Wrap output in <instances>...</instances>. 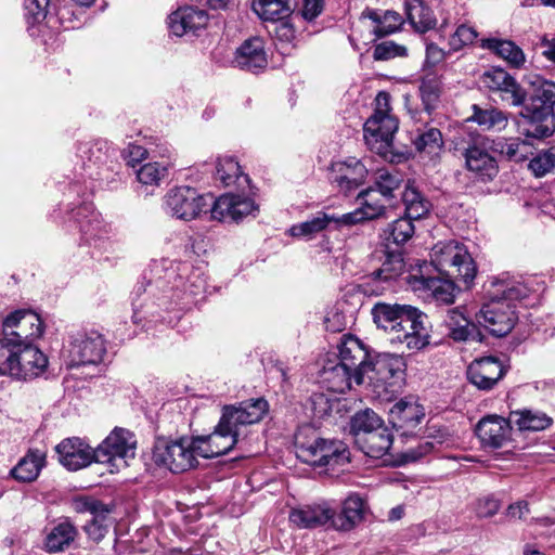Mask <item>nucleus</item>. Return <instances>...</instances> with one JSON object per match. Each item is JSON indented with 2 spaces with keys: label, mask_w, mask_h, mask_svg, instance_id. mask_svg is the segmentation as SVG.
Here are the masks:
<instances>
[{
  "label": "nucleus",
  "mask_w": 555,
  "mask_h": 555,
  "mask_svg": "<svg viewBox=\"0 0 555 555\" xmlns=\"http://www.w3.org/2000/svg\"><path fill=\"white\" fill-rule=\"evenodd\" d=\"M267 412L268 402L262 398L224 405L215 430L208 436L195 437L198 455L211 459L228 453L238 443L243 428L260 422Z\"/></svg>",
  "instance_id": "nucleus-1"
},
{
  "label": "nucleus",
  "mask_w": 555,
  "mask_h": 555,
  "mask_svg": "<svg viewBox=\"0 0 555 555\" xmlns=\"http://www.w3.org/2000/svg\"><path fill=\"white\" fill-rule=\"evenodd\" d=\"M533 291L525 281L499 280L492 283L490 300L475 314L477 325L492 336H506L518 320L514 302L527 298Z\"/></svg>",
  "instance_id": "nucleus-2"
},
{
  "label": "nucleus",
  "mask_w": 555,
  "mask_h": 555,
  "mask_svg": "<svg viewBox=\"0 0 555 555\" xmlns=\"http://www.w3.org/2000/svg\"><path fill=\"white\" fill-rule=\"evenodd\" d=\"M371 314L377 327L395 333L393 339L405 343L411 351L429 345V322L426 314L412 306L376 302Z\"/></svg>",
  "instance_id": "nucleus-3"
},
{
  "label": "nucleus",
  "mask_w": 555,
  "mask_h": 555,
  "mask_svg": "<svg viewBox=\"0 0 555 555\" xmlns=\"http://www.w3.org/2000/svg\"><path fill=\"white\" fill-rule=\"evenodd\" d=\"M555 82L538 78L521 105L520 132L527 138L544 139L555 131Z\"/></svg>",
  "instance_id": "nucleus-4"
},
{
  "label": "nucleus",
  "mask_w": 555,
  "mask_h": 555,
  "mask_svg": "<svg viewBox=\"0 0 555 555\" xmlns=\"http://www.w3.org/2000/svg\"><path fill=\"white\" fill-rule=\"evenodd\" d=\"M295 448L297 459L326 472L345 466L350 461L349 449L343 441L321 438L310 427L297 431Z\"/></svg>",
  "instance_id": "nucleus-5"
},
{
  "label": "nucleus",
  "mask_w": 555,
  "mask_h": 555,
  "mask_svg": "<svg viewBox=\"0 0 555 555\" xmlns=\"http://www.w3.org/2000/svg\"><path fill=\"white\" fill-rule=\"evenodd\" d=\"M48 363V357L31 341L0 339V375L30 380L43 374Z\"/></svg>",
  "instance_id": "nucleus-6"
},
{
  "label": "nucleus",
  "mask_w": 555,
  "mask_h": 555,
  "mask_svg": "<svg viewBox=\"0 0 555 555\" xmlns=\"http://www.w3.org/2000/svg\"><path fill=\"white\" fill-rule=\"evenodd\" d=\"M389 111V94L382 91L376 96V108L373 115L363 126L366 144L377 153H385L390 147L398 130V120Z\"/></svg>",
  "instance_id": "nucleus-7"
},
{
  "label": "nucleus",
  "mask_w": 555,
  "mask_h": 555,
  "mask_svg": "<svg viewBox=\"0 0 555 555\" xmlns=\"http://www.w3.org/2000/svg\"><path fill=\"white\" fill-rule=\"evenodd\" d=\"M106 345L98 332L77 333L63 346L61 357L67 367L96 365L103 361Z\"/></svg>",
  "instance_id": "nucleus-8"
},
{
  "label": "nucleus",
  "mask_w": 555,
  "mask_h": 555,
  "mask_svg": "<svg viewBox=\"0 0 555 555\" xmlns=\"http://www.w3.org/2000/svg\"><path fill=\"white\" fill-rule=\"evenodd\" d=\"M197 441L195 437H183L178 440L156 442L153 460L175 474L186 472L197 464Z\"/></svg>",
  "instance_id": "nucleus-9"
},
{
  "label": "nucleus",
  "mask_w": 555,
  "mask_h": 555,
  "mask_svg": "<svg viewBox=\"0 0 555 555\" xmlns=\"http://www.w3.org/2000/svg\"><path fill=\"white\" fill-rule=\"evenodd\" d=\"M367 378L380 395H393L399 391L404 382V362L396 354H378L374 362L370 363Z\"/></svg>",
  "instance_id": "nucleus-10"
},
{
  "label": "nucleus",
  "mask_w": 555,
  "mask_h": 555,
  "mask_svg": "<svg viewBox=\"0 0 555 555\" xmlns=\"http://www.w3.org/2000/svg\"><path fill=\"white\" fill-rule=\"evenodd\" d=\"M208 206V197L190 186L169 190L163 202V208L167 215L184 221L197 218L207 210Z\"/></svg>",
  "instance_id": "nucleus-11"
},
{
  "label": "nucleus",
  "mask_w": 555,
  "mask_h": 555,
  "mask_svg": "<svg viewBox=\"0 0 555 555\" xmlns=\"http://www.w3.org/2000/svg\"><path fill=\"white\" fill-rule=\"evenodd\" d=\"M492 154L489 137L474 139L463 153L466 169L481 181H492L499 173V165Z\"/></svg>",
  "instance_id": "nucleus-12"
},
{
  "label": "nucleus",
  "mask_w": 555,
  "mask_h": 555,
  "mask_svg": "<svg viewBox=\"0 0 555 555\" xmlns=\"http://www.w3.org/2000/svg\"><path fill=\"white\" fill-rule=\"evenodd\" d=\"M135 454V440L133 435L124 429L115 428L105 440L95 449V462L109 463L119 467V461L124 466L127 459H133Z\"/></svg>",
  "instance_id": "nucleus-13"
},
{
  "label": "nucleus",
  "mask_w": 555,
  "mask_h": 555,
  "mask_svg": "<svg viewBox=\"0 0 555 555\" xmlns=\"http://www.w3.org/2000/svg\"><path fill=\"white\" fill-rule=\"evenodd\" d=\"M480 81L485 88L498 93L500 99L511 106H520L525 103L528 92L505 69L492 67L486 70Z\"/></svg>",
  "instance_id": "nucleus-14"
},
{
  "label": "nucleus",
  "mask_w": 555,
  "mask_h": 555,
  "mask_svg": "<svg viewBox=\"0 0 555 555\" xmlns=\"http://www.w3.org/2000/svg\"><path fill=\"white\" fill-rule=\"evenodd\" d=\"M403 269L404 262L400 254H386L380 268L365 275L360 286L366 295H383L392 287L395 280L401 275Z\"/></svg>",
  "instance_id": "nucleus-15"
},
{
  "label": "nucleus",
  "mask_w": 555,
  "mask_h": 555,
  "mask_svg": "<svg viewBox=\"0 0 555 555\" xmlns=\"http://www.w3.org/2000/svg\"><path fill=\"white\" fill-rule=\"evenodd\" d=\"M2 333L11 341H30L42 335L43 322L31 310H16L3 319Z\"/></svg>",
  "instance_id": "nucleus-16"
},
{
  "label": "nucleus",
  "mask_w": 555,
  "mask_h": 555,
  "mask_svg": "<svg viewBox=\"0 0 555 555\" xmlns=\"http://www.w3.org/2000/svg\"><path fill=\"white\" fill-rule=\"evenodd\" d=\"M357 201L359 208L343 215L341 220L346 225L379 218L385 215L387 206L391 205V199L376 191L373 186H369L360 192Z\"/></svg>",
  "instance_id": "nucleus-17"
},
{
  "label": "nucleus",
  "mask_w": 555,
  "mask_h": 555,
  "mask_svg": "<svg viewBox=\"0 0 555 555\" xmlns=\"http://www.w3.org/2000/svg\"><path fill=\"white\" fill-rule=\"evenodd\" d=\"M338 350L339 353L336 359L353 373L354 384H363L364 376L369 374L370 369L369 352L364 345L353 336H345L338 346Z\"/></svg>",
  "instance_id": "nucleus-18"
},
{
  "label": "nucleus",
  "mask_w": 555,
  "mask_h": 555,
  "mask_svg": "<svg viewBox=\"0 0 555 555\" xmlns=\"http://www.w3.org/2000/svg\"><path fill=\"white\" fill-rule=\"evenodd\" d=\"M258 207L253 199L236 194H223L219 196L210 209L211 218L218 221L238 222L244 217L251 215Z\"/></svg>",
  "instance_id": "nucleus-19"
},
{
  "label": "nucleus",
  "mask_w": 555,
  "mask_h": 555,
  "mask_svg": "<svg viewBox=\"0 0 555 555\" xmlns=\"http://www.w3.org/2000/svg\"><path fill=\"white\" fill-rule=\"evenodd\" d=\"M511 415L508 418L492 414L482 417L476 427V435L483 447L499 449L511 440Z\"/></svg>",
  "instance_id": "nucleus-20"
},
{
  "label": "nucleus",
  "mask_w": 555,
  "mask_h": 555,
  "mask_svg": "<svg viewBox=\"0 0 555 555\" xmlns=\"http://www.w3.org/2000/svg\"><path fill=\"white\" fill-rule=\"evenodd\" d=\"M55 450L60 463L68 470H78L95 462V449L77 437L64 439Z\"/></svg>",
  "instance_id": "nucleus-21"
},
{
  "label": "nucleus",
  "mask_w": 555,
  "mask_h": 555,
  "mask_svg": "<svg viewBox=\"0 0 555 555\" xmlns=\"http://www.w3.org/2000/svg\"><path fill=\"white\" fill-rule=\"evenodd\" d=\"M424 416V408L412 397L400 399L389 411L390 423L402 436L411 435Z\"/></svg>",
  "instance_id": "nucleus-22"
},
{
  "label": "nucleus",
  "mask_w": 555,
  "mask_h": 555,
  "mask_svg": "<svg viewBox=\"0 0 555 555\" xmlns=\"http://www.w3.org/2000/svg\"><path fill=\"white\" fill-rule=\"evenodd\" d=\"M164 279L171 284L170 289L181 291L191 296H197L206 288V280L198 269L189 263H178L167 269Z\"/></svg>",
  "instance_id": "nucleus-23"
},
{
  "label": "nucleus",
  "mask_w": 555,
  "mask_h": 555,
  "mask_svg": "<svg viewBox=\"0 0 555 555\" xmlns=\"http://www.w3.org/2000/svg\"><path fill=\"white\" fill-rule=\"evenodd\" d=\"M499 359L486 357L474 360L467 367L468 380L480 390H491L505 375Z\"/></svg>",
  "instance_id": "nucleus-24"
},
{
  "label": "nucleus",
  "mask_w": 555,
  "mask_h": 555,
  "mask_svg": "<svg viewBox=\"0 0 555 555\" xmlns=\"http://www.w3.org/2000/svg\"><path fill=\"white\" fill-rule=\"evenodd\" d=\"M334 515L335 509L327 502L323 501L293 508L289 512L288 518L299 529H313L328 522L332 524Z\"/></svg>",
  "instance_id": "nucleus-25"
},
{
  "label": "nucleus",
  "mask_w": 555,
  "mask_h": 555,
  "mask_svg": "<svg viewBox=\"0 0 555 555\" xmlns=\"http://www.w3.org/2000/svg\"><path fill=\"white\" fill-rule=\"evenodd\" d=\"M367 169L357 158L349 157L344 162H336L332 165L331 180L345 194L357 189L365 180Z\"/></svg>",
  "instance_id": "nucleus-26"
},
{
  "label": "nucleus",
  "mask_w": 555,
  "mask_h": 555,
  "mask_svg": "<svg viewBox=\"0 0 555 555\" xmlns=\"http://www.w3.org/2000/svg\"><path fill=\"white\" fill-rule=\"evenodd\" d=\"M463 307L448 310L444 324L448 328V336L454 341H481L482 334L477 323H474L465 314Z\"/></svg>",
  "instance_id": "nucleus-27"
},
{
  "label": "nucleus",
  "mask_w": 555,
  "mask_h": 555,
  "mask_svg": "<svg viewBox=\"0 0 555 555\" xmlns=\"http://www.w3.org/2000/svg\"><path fill=\"white\" fill-rule=\"evenodd\" d=\"M72 217L78 224L81 236L87 243L103 238L108 233L107 225L103 223L101 215L95 211L90 203H85L73 209Z\"/></svg>",
  "instance_id": "nucleus-28"
},
{
  "label": "nucleus",
  "mask_w": 555,
  "mask_h": 555,
  "mask_svg": "<svg viewBox=\"0 0 555 555\" xmlns=\"http://www.w3.org/2000/svg\"><path fill=\"white\" fill-rule=\"evenodd\" d=\"M233 64L242 70L257 73L267 64L263 41L259 37L245 40L235 51Z\"/></svg>",
  "instance_id": "nucleus-29"
},
{
  "label": "nucleus",
  "mask_w": 555,
  "mask_h": 555,
  "mask_svg": "<svg viewBox=\"0 0 555 555\" xmlns=\"http://www.w3.org/2000/svg\"><path fill=\"white\" fill-rule=\"evenodd\" d=\"M457 279H450L443 275L440 276H426L421 270V274L410 275L409 283L415 289H423L430 292L431 296L440 302L451 304L455 294V282Z\"/></svg>",
  "instance_id": "nucleus-30"
},
{
  "label": "nucleus",
  "mask_w": 555,
  "mask_h": 555,
  "mask_svg": "<svg viewBox=\"0 0 555 555\" xmlns=\"http://www.w3.org/2000/svg\"><path fill=\"white\" fill-rule=\"evenodd\" d=\"M79 509L91 514L92 519L85 526V531L93 541H101L108 531L112 521L108 519L111 509L95 499H83L80 501Z\"/></svg>",
  "instance_id": "nucleus-31"
},
{
  "label": "nucleus",
  "mask_w": 555,
  "mask_h": 555,
  "mask_svg": "<svg viewBox=\"0 0 555 555\" xmlns=\"http://www.w3.org/2000/svg\"><path fill=\"white\" fill-rule=\"evenodd\" d=\"M207 22L208 15L204 10L183 7L169 15L168 27L171 34L181 37L186 33L204 28Z\"/></svg>",
  "instance_id": "nucleus-32"
},
{
  "label": "nucleus",
  "mask_w": 555,
  "mask_h": 555,
  "mask_svg": "<svg viewBox=\"0 0 555 555\" xmlns=\"http://www.w3.org/2000/svg\"><path fill=\"white\" fill-rule=\"evenodd\" d=\"M322 384L333 392L344 393L354 383L353 373L336 358L328 359L320 373Z\"/></svg>",
  "instance_id": "nucleus-33"
},
{
  "label": "nucleus",
  "mask_w": 555,
  "mask_h": 555,
  "mask_svg": "<svg viewBox=\"0 0 555 555\" xmlns=\"http://www.w3.org/2000/svg\"><path fill=\"white\" fill-rule=\"evenodd\" d=\"M393 442V435L385 424L374 431L358 438L357 444L370 457L380 459L388 453Z\"/></svg>",
  "instance_id": "nucleus-34"
},
{
  "label": "nucleus",
  "mask_w": 555,
  "mask_h": 555,
  "mask_svg": "<svg viewBox=\"0 0 555 555\" xmlns=\"http://www.w3.org/2000/svg\"><path fill=\"white\" fill-rule=\"evenodd\" d=\"M365 502L358 494L349 495L343 503L341 512L332 518V527L336 530L349 531L364 518Z\"/></svg>",
  "instance_id": "nucleus-35"
},
{
  "label": "nucleus",
  "mask_w": 555,
  "mask_h": 555,
  "mask_svg": "<svg viewBox=\"0 0 555 555\" xmlns=\"http://www.w3.org/2000/svg\"><path fill=\"white\" fill-rule=\"evenodd\" d=\"M343 215L335 216L323 211L318 212L312 219L305 222L294 224L289 229V233L294 237H302L306 240L313 238L318 233L327 229L330 225H334L335 229L347 227L343 222Z\"/></svg>",
  "instance_id": "nucleus-36"
},
{
  "label": "nucleus",
  "mask_w": 555,
  "mask_h": 555,
  "mask_svg": "<svg viewBox=\"0 0 555 555\" xmlns=\"http://www.w3.org/2000/svg\"><path fill=\"white\" fill-rule=\"evenodd\" d=\"M366 21H371V25L367 27L375 38H382L393 34L402 25L400 14L393 11H386L382 15L377 11L365 10L361 13V22L366 24Z\"/></svg>",
  "instance_id": "nucleus-37"
},
{
  "label": "nucleus",
  "mask_w": 555,
  "mask_h": 555,
  "mask_svg": "<svg viewBox=\"0 0 555 555\" xmlns=\"http://www.w3.org/2000/svg\"><path fill=\"white\" fill-rule=\"evenodd\" d=\"M511 422L518 428L520 431H540L548 428L553 418L548 416L546 413L532 410V409H521L515 410L509 413Z\"/></svg>",
  "instance_id": "nucleus-38"
},
{
  "label": "nucleus",
  "mask_w": 555,
  "mask_h": 555,
  "mask_svg": "<svg viewBox=\"0 0 555 555\" xmlns=\"http://www.w3.org/2000/svg\"><path fill=\"white\" fill-rule=\"evenodd\" d=\"M44 460L46 456L42 452L38 450L30 451L18 461L15 467L11 470V475L18 481L31 482L37 479L44 465Z\"/></svg>",
  "instance_id": "nucleus-39"
},
{
  "label": "nucleus",
  "mask_w": 555,
  "mask_h": 555,
  "mask_svg": "<svg viewBox=\"0 0 555 555\" xmlns=\"http://www.w3.org/2000/svg\"><path fill=\"white\" fill-rule=\"evenodd\" d=\"M405 13L411 25L420 33L433 29L437 24L433 11L423 0H405Z\"/></svg>",
  "instance_id": "nucleus-40"
},
{
  "label": "nucleus",
  "mask_w": 555,
  "mask_h": 555,
  "mask_svg": "<svg viewBox=\"0 0 555 555\" xmlns=\"http://www.w3.org/2000/svg\"><path fill=\"white\" fill-rule=\"evenodd\" d=\"M76 535L77 530L70 522H60L48 532L44 540L46 550L49 553L63 552L74 542Z\"/></svg>",
  "instance_id": "nucleus-41"
},
{
  "label": "nucleus",
  "mask_w": 555,
  "mask_h": 555,
  "mask_svg": "<svg viewBox=\"0 0 555 555\" xmlns=\"http://www.w3.org/2000/svg\"><path fill=\"white\" fill-rule=\"evenodd\" d=\"M451 257H464L467 259V249L464 245L455 242H439L437 243L430 254V264L441 275L446 264H449Z\"/></svg>",
  "instance_id": "nucleus-42"
},
{
  "label": "nucleus",
  "mask_w": 555,
  "mask_h": 555,
  "mask_svg": "<svg viewBox=\"0 0 555 555\" xmlns=\"http://www.w3.org/2000/svg\"><path fill=\"white\" fill-rule=\"evenodd\" d=\"M490 143L494 154H500L512 162H522L529 153V145L519 139L490 138Z\"/></svg>",
  "instance_id": "nucleus-43"
},
{
  "label": "nucleus",
  "mask_w": 555,
  "mask_h": 555,
  "mask_svg": "<svg viewBox=\"0 0 555 555\" xmlns=\"http://www.w3.org/2000/svg\"><path fill=\"white\" fill-rule=\"evenodd\" d=\"M482 47L493 51L514 67L518 68L525 63L522 50L511 40L489 38L482 41Z\"/></svg>",
  "instance_id": "nucleus-44"
},
{
  "label": "nucleus",
  "mask_w": 555,
  "mask_h": 555,
  "mask_svg": "<svg viewBox=\"0 0 555 555\" xmlns=\"http://www.w3.org/2000/svg\"><path fill=\"white\" fill-rule=\"evenodd\" d=\"M448 262L449 264H446L441 275L450 279H457L466 286L474 281L477 268L468 251L467 259L464 257H451Z\"/></svg>",
  "instance_id": "nucleus-45"
},
{
  "label": "nucleus",
  "mask_w": 555,
  "mask_h": 555,
  "mask_svg": "<svg viewBox=\"0 0 555 555\" xmlns=\"http://www.w3.org/2000/svg\"><path fill=\"white\" fill-rule=\"evenodd\" d=\"M254 12L263 21L278 22L292 13L289 0H254Z\"/></svg>",
  "instance_id": "nucleus-46"
},
{
  "label": "nucleus",
  "mask_w": 555,
  "mask_h": 555,
  "mask_svg": "<svg viewBox=\"0 0 555 555\" xmlns=\"http://www.w3.org/2000/svg\"><path fill=\"white\" fill-rule=\"evenodd\" d=\"M405 215L410 218L421 219L430 210L429 201L412 184L406 183L402 193Z\"/></svg>",
  "instance_id": "nucleus-47"
},
{
  "label": "nucleus",
  "mask_w": 555,
  "mask_h": 555,
  "mask_svg": "<svg viewBox=\"0 0 555 555\" xmlns=\"http://www.w3.org/2000/svg\"><path fill=\"white\" fill-rule=\"evenodd\" d=\"M216 173L224 186L234 184L241 186L243 183L249 182L248 176L242 172L241 166L233 157L218 158Z\"/></svg>",
  "instance_id": "nucleus-48"
},
{
  "label": "nucleus",
  "mask_w": 555,
  "mask_h": 555,
  "mask_svg": "<svg viewBox=\"0 0 555 555\" xmlns=\"http://www.w3.org/2000/svg\"><path fill=\"white\" fill-rule=\"evenodd\" d=\"M469 119L485 130H501L507 125L506 114L495 107L481 108L473 105V115Z\"/></svg>",
  "instance_id": "nucleus-49"
},
{
  "label": "nucleus",
  "mask_w": 555,
  "mask_h": 555,
  "mask_svg": "<svg viewBox=\"0 0 555 555\" xmlns=\"http://www.w3.org/2000/svg\"><path fill=\"white\" fill-rule=\"evenodd\" d=\"M114 152L105 140H96L93 142H85L78 146V155L83 163L88 162L93 165H103L112 156Z\"/></svg>",
  "instance_id": "nucleus-50"
},
{
  "label": "nucleus",
  "mask_w": 555,
  "mask_h": 555,
  "mask_svg": "<svg viewBox=\"0 0 555 555\" xmlns=\"http://www.w3.org/2000/svg\"><path fill=\"white\" fill-rule=\"evenodd\" d=\"M383 424H385L384 421L373 410L365 409L357 412L351 417L350 428L356 438V442H358V438L362 435L374 431Z\"/></svg>",
  "instance_id": "nucleus-51"
},
{
  "label": "nucleus",
  "mask_w": 555,
  "mask_h": 555,
  "mask_svg": "<svg viewBox=\"0 0 555 555\" xmlns=\"http://www.w3.org/2000/svg\"><path fill=\"white\" fill-rule=\"evenodd\" d=\"M402 183L403 177L398 170L379 169L375 173L372 186L392 201L393 192L399 190Z\"/></svg>",
  "instance_id": "nucleus-52"
},
{
  "label": "nucleus",
  "mask_w": 555,
  "mask_h": 555,
  "mask_svg": "<svg viewBox=\"0 0 555 555\" xmlns=\"http://www.w3.org/2000/svg\"><path fill=\"white\" fill-rule=\"evenodd\" d=\"M414 145L420 152L437 155L443 146L441 131L435 127L424 130L415 138Z\"/></svg>",
  "instance_id": "nucleus-53"
},
{
  "label": "nucleus",
  "mask_w": 555,
  "mask_h": 555,
  "mask_svg": "<svg viewBox=\"0 0 555 555\" xmlns=\"http://www.w3.org/2000/svg\"><path fill=\"white\" fill-rule=\"evenodd\" d=\"M413 220L415 219L405 215L391 222L388 228V238H391L392 242L397 245L406 243L415 233Z\"/></svg>",
  "instance_id": "nucleus-54"
},
{
  "label": "nucleus",
  "mask_w": 555,
  "mask_h": 555,
  "mask_svg": "<svg viewBox=\"0 0 555 555\" xmlns=\"http://www.w3.org/2000/svg\"><path fill=\"white\" fill-rule=\"evenodd\" d=\"M422 102L427 112L434 109L439 101L441 93V82L435 76L423 78L420 86Z\"/></svg>",
  "instance_id": "nucleus-55"
},
{
  "label": "nucleus",
  "mask_w": 555,
  "mask_h": 555,
  "mask_svg": "<svg viewBox=\"0 0 555 555\" xmlns=\"http://www.w3.org/2000/svg\"><path fill=\"white\" fill-rule=\"evenodd\" d=\"M168 173L167 165L164 163H146L137 171V178L140 183L145 185H158Z\"/></svg>",
  "instance_id": "nucleus-56"
},
{
  "label": "nucleus",
  "mask_w": 555,
  "mask_h": 555,
  "mask_svg": "<svg viewBox=\"0 0 555 555\" xmlns=\"http://www.w3.org/2000/svg\"><path fill=\"white\" fill-rule=\"evenodd\" d=\"M528 167L537 178L553 171L555 169V145L540 152L530 160Z\"/></svg>",
  "instance_id": "nucleus-57"
},
{
  "label": "nucleus",
  "mask_w": 555,
  "mask_h": 555,
  "mask_svg": "<svg viewBox=\"0 0 555 555\" xmlns=\"http://www.w3.org/2000/svg\"><path fill=\"white\" fill-rule=\"evenodd\" d=\"M477 38V31L474 27L465 24L460 25L449 39L450 51L456 52L465 46L472 44Z\"/></svg>",
  "instance_id": "nucleus-58"
},
{
  "label": "nucleus",
  "mask_w": 555,
  "mask_h": 555,
  "mask_svg": "<svg viewBox=\"0 0 555 555\" xmlns=\"http://www.w3.org/2000/svg\"><path fill=\"white\" fill-rule=\"evenodd\" d=\"M406 55V48L393 41H383L375 46L373 57L376 61H387L396 56Z\"/></svg>",
  "instance_id": "nucleus-59"
},
{
  "label": "nucleus",
  "mask_w": 555,
  "mask_h": 555,
  "mask_svg": "<svg viewBox=\"0 0 555 555\" xmlns=\"http://www.w3.org/2000/svg\"><path fill=\"white\" fill-rule=\"evenodd\" d=\"M50 0H24V8L26 16L31 20V23H40L43 21L48 13Z\"/></svg>",
  "instance_id": "nucleus-60"
},
{
  "label": "nucleus",
  "mask_w": 555,
  "mask_h": 555,
  "mask_svg": "<svg viewBox=\"0 0 555 555\" xmlns=\"http://www.w3.org/2000/svg\"><path fill=\"white\" fill-rule=\"evenodd\" d=\"M324 324L327 331L336 333L346 328L347 320L344 313H341L338 309L333 308L327 311L324 318Z\"/></svg>",
  "instance_id": "nucleus-61"
},
{
  "label": "nucleus",
  "mask_w": 555,
  "mask_h": 555,
  "mask_svg": "<svg viewBox=\"0 0 555 555\" xmlns=\"http://www.w3.org/2000/svg\"><path fill=\"white\" fill-rule=\"evenodd\" d=\"M499 509L500 502L492 496L479 499L476 504V513L478 517L481 518L492 517L499 512Z\"/></svg>",
  "instance_id": "nucleus-62"
},
{
  "label": "nucleus",
  "mask_w": 555,
  "mask_h": 555,
  "mask_svg": "<svg viewBox=\"0 0 555 555\" xmlns=\"http://www.w3.org/2000/svg\"><path fill=\"white\" fill-rule=\"evenodd\" d=\"M122 155L128 165L135 167L146 158L147 151L139 144L130 143L127 149L124 150Z\"/></svg>",
  "instance_id": "nucleus-63"
},
{
  "label": "nucleus",
  "mask_w": 555,
  "mask_h": 555,
  "mask_svg": "<svg viewBox=\"0 0 555 555\" xmlns=\"http://www.w3.org/2000/svg\"><path fill=\"white\" fill-rule=\"evenodd\" d=\"M324 0H301V15L306 21H313L323 11Z\"/></svg>",
  "instance_id": "nucleus-64"
}]
</instances>
